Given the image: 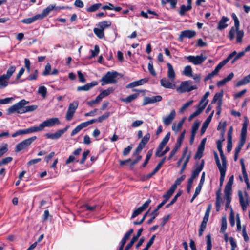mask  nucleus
Wrapping results in <instances>:
<instances>
[{
	"label": "nucleus",
	"mask_w": 250,
	"mask_h": 250,
	"mask_svg": "<svg viewBox=\"0 0 250 250\" xmlns=\"http://www.w3.org/2000/svg\"><path fill=\"white\" fill-rule=\"evenodd\" d=\"M166 159V157H164L158 164V165L156 166V167L154 168V169L153 170V171L147 174L146 177L147 178H151L153 175L155 174V173L160 169L163 164L165 163Z\"/></svg>",
	"instance_id": "nucleus-23"
},
{
	"label": "nucleus",
	"mask_w": 250,
	"mask_h": 250,
	"mask_svg": "<svg viewBox=\"0 0 250 250\" xmlns=\"http://www.w3.org/2000/svg\"><path fill=\"white\" fill-rule=\"evenodd\" d=\"M250 82V74L244 77L242 80L239 81L236 84V87L245 85Z\"/></svg>",
	"instance_id": "nucleus-32"
},
{
	"label": "nucleus",
	"mask_w": 250,
	"mask_h": 250,
	"mask_svg": "<svg viewBox=\"0 0 250 250\" xmlns=\"http://www.w3.org/2000/svg\"><path fill=\"white\" fill-rule=\"evenodd\" d=\"M200 123L197 120L194 122V124L192 127L191 132V133L196 134L197 131L198 130L199 127L200 126Z\"/></svg>",
	"instance_id": "nucleus-58"
},
{
	"label": "nucleus",
	"mask_w": 250,
	"mask_h": 250,
	"mask_svg": "<svg viewBox=\"0 0 250 250\" xmlns=\"http://www.w3.org/2000/svg\"><path fill=\"white\" fill-rule=\"evenodd\" d=\"M207 248L206 250H211L212 249V241L211 236L210 234H208L206 236Z\"/></svg>",
	"instance_id": "nucleus-49"
},
{
	"label": "nucleus",
	"mask_w": 250,
	"mask_h": 250,
	"mask_svg": "<svg viewBox=\"0 0 250 250\" xmlns=\"http://www.w3.org/2000/svg\"><path fill=\"white\" fill-rule=\"evenodd\" d=\"M167 65L168 68L167 77L171 80H174L175 78V73L172 65L169 62L167 63Z\"/></svg>",
	"instance_id": "nucleus-29"
},
{
	"label": "nucleus",
	"mask_w": 250,
	"mask_h": 250,
	"mask_svg": "<svg viewBox=\"0 0 250 250\" xmlns=\"http://www.w3.org/2000/svg\"><path fill=\"white\" fill-rule=\"evenodd\" d=\"M89 153L90 151L89 150L84 151L83 154V156L81 160L80 161L79 160H76V162L79 163L80 164H83L85 162L86 158Z\"/></svg>",
	"instance_id": "nucleus-51"
},
{
	"label": "nucleus",
	"mask_w": 250,
	"mask_h": 250,
	"mask_svg": "<svg viewBox=\"0 0 250 250\" xmlns=\"http://www.w3.org/2000/svg\"><path fill=\"white\" fill-rule=\"evenodd\" d=\"M229 20V19L225 16H223L219 21L217 29L220 30H222L225 28H226L228 26V24L226 23L227 21H228Z\"/></svg>",
	"instance_id": "nucleus-25"
},
{
	"label": "nucleus",
	"mask_w": 250,
	"mask_h": 250,
	"mask_svg": "<svg viewBox=\"0 0 250 250\" xmlns=\"http://www.w3.org/2000/svg\"><path fill=\"white\" fill-rule=\"evenodd\" d=\"M225 193V198L226 200V204H225V210H227L229 206H230V204L231 201V194L232 192H226L224 191Z\"/></svg>",
	"instance_id": "nucleus-36"
},
{
	"label": "nucleus",
	"mask_w": 250,
	"mask_h": 250,
	"mask_svg": "<svg viewBox=\"0 0 250 250\" xmlns=\"http://www.w3.org/2000/svg\"><path fill=\"white\" fill-rule=\"evenodd\" d=\"M234 181V176L231 175L229 178L228 182L227 183L225 187L224 191L232 192V186L233 183Z\"/></svg>",
	"instance_id": "nucleus-28"
},
{
	"label": "nucleus",
	"mask_w": 250,
	"mask_h": 250,
	"mask_svg": "<svg viewBox=\"0 0 250 250\" xmlns=\"http://www.w3.org/2000/svg\"><path fill=\"white\" fill-rule=\"evenodd\" d=\"M59 124H60V121L58 118H52L44 121L40 124V125L42 130L45 127H50L54 126L55 125Z\"/></svg>",
	"instance_id": "nucleus-11"
},
{
	"label": "nucleus",
	"mask_w": 250,
	"mask_h": 250,
	"mask_svg": "<svg viewBox=\"0 0 250 250\" xmlns=\"http://www.w3.org/2000/svg\"><path fill=\"white\" fill-rule=\"evenodd\" d=\"M8 80L3 74L0 76V89L5 88L8 85Z\"/></svg>",
	"instance_id": "nucleus-41"
},
{
	"label": "nucleus",
	"mask_w": 250,
	"mask_h": 250,
	"mask_svg": "<svg viewBox=\"0 0 250 250\" xmlns=\"http://www.w3.org/2000/svg\"><path fill=\"white\" fill-rule=\"evenodd\" d=\"M16 70V66L14 65L11 66L7 70L6 74H3L7 78V80H9L13 74Z\"/></svg>",
	"instance_id": "nucleus-46"
},
{
	"label": "nucleus",
	"mask_w": 250,
	"mask_h": 250,
	"mask_svg": "<svg viewBox=\"0 0 250 250\" xmlns=\"http://www.w3.org/2000/svg\"><path fill=\"white\" fill-rule=\"evenodd\" d=\"M225 64L222 62H221L215 68L214 70L212 71V73L215 76L217 74L219 70L223 67Z\"/></svg>",
	"instance_id": "nucleus-64"
},
{
	"label": "nucleus",
	"mask_w": 250,
	"mask_h": 250,
	"mask_svg": "<svg viewBox=\"0 0 250 250\" xmlns=\"http://www.w3.org/2000/svg\"><path fill=\"white\" fill-rule=\"evenodd\" d=\"M113 91L114 89L112 87H109L107 89L103 90L98 95L101 97V99H102L104 97L110 95Z\"/></svg>",
	"instance_id": "nucleus-39"
},
{
	"label": "nucleus",
	"mask_w": 250,
	"mask_h": 250,
	"mask_svg": "<svg viewBox=\"0 0 250 250\" xmlns=\"http://www.w3.org/2000/svg\"><path fill=\"white\" fill-rule=\"evenodd\" d=\"M240 163H241V165L242 172V174H243V177H244V181H245V183L246 184V185H247V189L248 190H250V183H249V182L248 176V175H247V172H246V168H245V164H244V163L243 159L242 158V159H240Z\"/></svg>",
	"instance_id": "nucleus-16"
},
{
	"label": "nucleus",
	"mask_w": 250,
	"mask_h": 250,
	"mask_svg": "<svg viewBox=\"0 0 250 250\" xmlns=\"http://www.w3.org/2000/svg\"><path fill=\"white\" fill-rule=\"evenodd\" d=\"M231 17H232V19H233V21L234 22V27L235 28L236 30L239 29V26H240V23H239V21L236 15L234 13H233L231 14Z\"/></svg>",
	"instance_id": "nucleus-56"
},
{
	"label": "nucleus",
	"mask_w": 250,
	"mask_h": 250,
	"mask_svg": "<svg viewBox=\"0 0 250 250\" xmlns=\"http://www.w3.org/2000/svg\"><path fill=\"white\" fill-rule=\"evenodd\" d=\"M37 20H41L39 14H37L32 17L24 19L21 21V22L28 24L35 22Z\"/></svg>",
	"instance_id": "nucleus-27"
},
{
	"label": "nucleus",
	"mask_w": 250,
	"mask_h": 250,
	"mask_svg": "<svg viewBox=\"0 0 250 250\" xmlns=\"http://www.w3.org/2000/svg\"><path fill=\"white\" fill-rule=\"evenodd\" d=\"M110 112H107L104 113V114L102 115V116H99L97 119H92V120L94 121V123H95L96 122L101 123L103 121L107 119L109 117V116H110Z\"/></svg>",
	"instance_id": "nucleus-45"
},
{
	"label": "nucleus",
	"mask_w": 250,
	"mask_h": 250,
	"mask_svg": "<svg viewBox=\"0 0 250 250\" xmlns=\"http://www.w3.org/2000/svg\"><path fill=\"white\" fill-rule=\"evenodd\" d=\"M223 96V91L221 90L220 92L216 93L214 95L211 104H215L217 101H220L222 103V99Z\"/></svg>",
	"instance_id": "nucleus-37"
},
{
	"label": "nucleus",
	"mask_w": 250,
	"mask_h": 250,
	"mask_svg": "<svg viewBox=\"0 0 250 250\" xmlns=\"http://www.w3.org/2000/svg\"><path fill=\"white\" fill-rule=\"evenodd\" d=\"M191 8L192 7H190L189 5L185 6L184 4L182 5L180 7L179 14L181 16H184L186 12L190 11Z\"/></svg>",
	"instance_id": "nucleus-44"
},
{
	"label": "nucleus",
	"mask_w": 250,
	"mask_h": 250,
	"mask_svg": "<svg viewBox=\"0 0 250 250\" xmlns=\"http://www.w3.org/2000/svg\"><path fill=\"white\" fill-rule=\"evenodd\" d=\"M186 176L185 175H183L181 177L178 178L175 181L174 183L172 185V187L176 189L177 186L181 184L182 182L185 179Z\"/></svg>",
	"instance_id": "nucleus-55"
},
{
	"label": "nucleus",
	"mask_w": 250,
	"mask_h": 250,
	"mask_svg": "<svg viewBox=\"0 0 250 250\" xmlns=\"http://www.w3.org/2000/svg\"><path fill=\"white\" fill-rule=\"evenodd\" d=\"M192 70L191 66L187 65L184 68L183 74L187 76L191 77L192 75Z\"/></svg>",
	"instance_id": "nucleus-53"
},
{
	"label": "nucleus",
	"mask_w": 250,
	"mask_h": 250,
	"mask_svg": "<svg viewBox=\"0 0 250 250\" xmlns=\"http://www.w3.org/2000/svg\"><path fill=\"white\" fill-rule=\"evenodd\" d=\"M98 84V82L97 81H92L90 83H87L83 86H79L77 88V91H88L93 87Z\"/></svg>",
	"instance_id": "nucleus-19"
},
{
	"label": "nucleus",
	"mask_w": 250,
	"mask_h": 250,
	"mask_svg": "<svg viewBox=\"0 0 250 250\" xmlns=\"http://www.w3.org/2000/svg\"><path fill=\"white\" fill-rule=\"evenodd\" d=\"M54 9H56V5H49L48 6H47L45 9H43L42 11L41 14H39V15L40 16L41 19H43L45 17H46L49 13L52 11Z\"/></svg>",
	"instance_id": "nucleus-22"
},
{
	"label": "nucleus",
	"mask_w": 250,
	"mask_h": 250,
	"mask_svg": "<svg viewBox=\"0 0 250 250\" xmlns=\"http://www.w3.org/2000/svg\"><path fill=\"white\" fill-rule=\"evenodd\" d=\"M235 32H236V42L238 43H241L244 36V31L242 30H236L234 27H232L229 31V38L230 40H233Z\"/></svg>",
	"instance_id": "nucleus-7"
},
{
	"label": "nucleus",
	"mask_w": 250,
	"mask_h": 250,
	"mask_svg": "<svg viewBox=\"0 0 250 250\" xmlns=\"http://www.w3.org/2000/svg\"><path fill=\"white\" fill-rule=\"evenodd\" d=\"M186 133V130H183L178 138L177 140L176 144L173 148V149L172 150V151L170 152V154L169 156L167 158L168 160H170L172 159V158L173 157V156L175 154V153L178 151V149L181 147L182 143L184 139L185 135Z\"/></svg>",
	"instance_id": "nucleus-6"
},
{
	"label": "nucleus",
	"mask_w": 250,
	"mask_h": 250,
	"mask_svg": "<svg viewBox=\"0 0 250 250\" xmlns=\"http://www.w3.org/2000/svg\"><path fill=\"white\" fill-rule=\"evenodd\" d=\"M153 153V150L150 149L146 155V158L145 159V162L143 163L142 165V167H145L146 166V165L148 164L150 159L151 158L152 155Z\"/></svg>",
	"instance_id": "nucleus-48"
},
{
	"label": "nucleus",
	"mask_w": 250,
	"mask_h": 250,
	"mask_svg": "<svg viewBox=\"0 0 250 250\" xmlns=\"http://www.w3.org/2000/svg\"><path fill=\"white\" fill-rule=\"evenodd\" d=\"M234 74L231 72L227 77L217 83V85L219 87L224 85L226 83L230 81L233 77Z\"/></svg>",
	"instance_id": "nucleus-30"
},
{
	"label": "nucleus",
	"mask_w": 250,
	"mask_h": 250,
	"mask_svg": "<svg viewBox=\"0 0 250 250\" xmlns=\"http://www.w3.org/2000/svg\"><path fill=\"white\" fill-rule=\"evenodd\" d=\"M220 155L222 160V165L220 164V167L217 166L218 169H220V168H223L224 170H227V161L226 157L224 153L220 154Z\"/></svg>",
	"instance_id": "nucleus-40"
},
{
	"label": "nucleus",
	"mask_w": 250,
	"mask_h": 250,
	"mask_svg": "<svg viewBox=\"0 0 250 250\" xmlns=\"http://www.w3.org/2000/svg\"><path fill=\"white\" fill-rule=\"evenodd\" d=\"M196 35V32L191 30H185L181 32L179 37L178 41L182 42L184 38L191 39Z\"/></svg>",
	"instance_id": "nucleus-12"
},
{
	"label": "nucleus",
	"mask_w": 250,
	"mask_h": 250,
	"mask_svg": "<svg viewBox=\"0 0 250 250\" xmlns=\"http://www.w3.org/2000/svg\"><path fill=\"white\" fill-rule=\"evenodd\" d=\"M70 127L69 125H67L63 129H59L54 133H47L45 134V137L48 139L56 140L60 138Z\"/></svg>",
	"instance_id": "nucleus-10"
},
{
	"label": "nucleus",
	"mask_w": 250,
	"mask_h": 250,
	"mask_svg": "<svg viewBox=\"0 0 250 250\" xmlns=\"http://www.w3.org/2000/svg\"><path fill=\"white\" fill-rule=\"evenodd\" d=\"M208 103V100H207L206 102L205 103H204V104L202 106H199L198 108L194 112L190 115L188 119V121H191L193 118L200 115L202 112L203 110L205 108Z\"/></svg>",
	"instance_id": "nucleus-18"
},
{
	"label": "nucleus",
	"mask_w": 250,
	"mask_h": 250,
	"mask_svg": "<svg viewBox=\"0 0 250 250\" xmlns=\"http://www.w3.org/2000/svg\"><path fill=\"white\" fill-rule=\"evenodd\" d=\"M211 207L212 205L211 204H210L208 205L206 210L205 213L203 217V219L201 222L199 229L198 235L199 237H201L203 235V232L204 231L206 228L207 222L209 219V216L211 211Z\"/></svg>",
	"instance_id": "nucleus-3"
},
{
	"label": "nucleus",
	"mask_w": 250,
	"mask_h": 250,
	"mask_svg": "<svg viewBox=\"0 0 250 250\" xmlns=\"http://www.w3.org/2000/svg\"><path fill=\"white\" fill-rule=\"evenodd\" d=\"M37 139L36 136H32L28 139H25L16 146L15 151L19 152L29 146L33 141Z\"/></svg>",
	"instance_id": "nucleus-4"
},
{
	"label": "nucleus",
	"mask_w": 250,
	"mask_h": 250,
	"mask_svg": "<svg viewBox=\"0 0 250 250\" xmlns=\"http://www.w3.org/2000/svg\"><path fill=\"white\" fill-rule=\"evenodd\" d=\"M93 31L95 34L100 39H102L104 36V31L99 28H95Z\"/></svg>",
	"instance_id": "nucleus-50"
},
{
	"label": "nucleus",
	"mask_w": 250,
	"mask_h": 250,
	"mask_svg": "<svg viewBox=\"0 0 250 250\" xmlns=\"http://www.w3.org/2000/svg\"><path fill=\"white\" fill-rule=\"evenodd\" d=\"M83 207L85 210L93 212L95 211L97 207H98V205H94V206H90L89 204H85L83 205Z\"/></svg>",
	"instance_id": "nucleus-63"
},
{
	"label": "nucleus",
	"mask_w": 250,
	"mask_h": 250,
	"mask_svg": "<svg viewBox=\"0 0 250 250\" xmlns=\"http://www.w3.org/2000/svg\"><path fill=\"white\" fill-rule=\"evenodd\" d=\"M176 113L173 109L171 111L170 114L163 119L164 124L166 125H169L175 118Z\"/></svg>",
	"instance_id": "nucleus-21"
},
{
	"label": "nucleus",
	"mask_w": 250,
	"mask_h": 250,
	"mask_svg": "<svg viewBox=\"0 0 250 250\" xmlns=\"http://www.w3.org/2000/svg\"><path fill=\"white\" fill-rule=\"evenodd\" d=\"M227 222L226 217L225 216H223L222 217L221 219V227L220 229V232H224L227 229Z\"/></svg>",
	"instance_id": "nucleus-54"
},
{
	"label": "nucleus",
	"mask_w": 250,
	"mask_h": 250,
	"mask_svg": "<svg viewBox=\"0 0 250 250\" xmlns=\"http://www.w3.org/2000/svg\"><path fill=\"white\" fill-rule=\"evenodd\" d=\"M175 190L176 189L174 188V187L171 186L170 188L166 192V193L163 195V197L164 198V200L167 201L172 195Z\"/></svg>",
	"instance_id": "nucleus-35"
},
{
	"label": "nucleus",
	"mask_w": 250,
	"mask_h": 250,
	"mask_svg": "<svg viewBox=\"0 0 250 250\" xmlns=\"http://www.w3.org/2000/svg\"><path fill=\"white\" fill-rule=\"evenodd\" d=\"M204 160H202L200 164L197 166L195 169L192 172L191 176L190 178L195 179L198 176L200 172L204 168Z\"/></svg>",
	"instance_id": "nucleus-20"
},
{
	"label": "nucleus",
	"mask_w": 250,
	"mask_h": 250,
	"mask_svg": "<svg viewBox=\"0 0 250 250\" xmlns=\"http://www.w3.org/2000/svg\"><path fill=\"white\" fill-rule=\"evenodd\" d=\"M38 92L41 94L42 97L45 98L47 94V89L44 86H40Z\"/></svg>",
	"instance_id": "nucleus-62"
},
{
	"label": "nucleus",
	"mask_w": 250,
	"mask_h": 250,
	"mask_svg": "<svg viewBox=\"0 0 250 250\" xmlns=\"http://www.w3.org/2000/svg\"><path fill=\"white\" fill-rule=\"evenodd\" d=\"M182 193V191L181 190H179L176 194L175 195V196L173 197V198L172 199V200L170 201V202L168 204H167L166 206V208H168L170 207L171 205L174 204L176 201L177 200V199L179 197H180Z\"/></svg>",
	"instance_id": "nucleus-47"
},
{
	"label": "nucleus",
	"mask_w": 250,
	"mask_h": 250,
	"mask_svg": "<svg viewBox=\"0 0 250 250\" xmlns=\"http://www.w3.org/2000/svg\"><path fill=\"white\" fill-rule=\"evenodd\" d=\"M191 81H186L182 82L180 86L177 88V90L180 93L190 92L197 88L196 85H190Z\"/></svg>",
	"instance_id": "nucleus-5"
},
{
	"label": "nucleus",
	"mask_w": 250,
	"mask_h": 250,
	"mask_svg": "<svg viewBox=\"0 0 250 250\" xmlns=\"http://www.w3.org/2000/svg\"><path fill=\"white\" fill-rule=\"evenodd\" d=\"M148 69L150 72V73L153 76H156L157 75V73L156 71H155L153 65V62L151 61H150L148 64Z\"/></svg>",
	"instance_id": "nucleus-61"
},
{
	"label": "nucleus",
	"mask_w": 250,
	"mask_h": 250,
	"mask_svg": "<svg viewBox=\"0 0 250 250\" xmlns=\"http://www.w3.org/2000/svg\"><path fill=\"white\" fill-rule=\"evenodd\" d=\"M119 75L117 71H108L101 79L102 86L107 84H115L117 83L116 78Z\"/></svg>",
	"instance_id": "nucleus-2"
},
{
	"label": "nucleus",
	"mask_w": 250,
	"mask_h": 250,
	"mask_svg": "<svg viewBox=\"0 0 250 250\" xmlns=\"http://www.w3.org/2000/svg\"><path fill=\"white\" fill-rule=\"evenodd\" d=\"M24 134H30L35 132H38L42 131L40 125L39 126H31L29 128L24 129Z\"/></svg>",
	"instance_id": "nucleus-33"
},
{
	"label": "nucleus",
	"mask_w": 250,
	"mask_h": 250,
	"mask_svg": "<svg viewBox=\"0 0 250 250\" xmlns=\"http://www.w3.org/2000/svg\"><path fill=\"white\" fill-rule=\"evenodd\" d=\"M148 81V78H145L139 80L134 81L129 83L125 86L126 88H133L136 86L142 85Z\"/></svg>",
	"instance_id": "nucleus-15"
},
{
	"label": "nucleus",
	"mask_w": 250,
	"mask_h": 250,
	"mask_svg": "<svg viewBox=\"0 0 250 250\" xmlns=\"http://www.w3.org/2000/svg\"><path fill=\"white\" fill-rule=\"evenodd\" d=\"M189 62L193 63L194 65H199L202 64L206 59V56H203L201 54L200 55H197L196 56L189 55L185 57Z\"/></svg>",
	"instance_id": "nucleus-9"
},
{
	"label": "nucleus",
	"mask_w": 250,
	"mask_h": 250,
	"mask_svg": "<svg viewBox=\"0 0 250 250\" xmlns=\"http://www.w3.org/2000/svg\"><path fill=\"white\" fill-rule=\"evenodd\" d=\"M247 123L246 121L244 122L243 124V126L241 131V137L239 141L245 143L247 137Z\"/></svg>",
	"instance_id": "nucleus-26"
},
{
	"label": "nucleus",
	"mask_w": 250,
	"mask_h": 250,
	"mask_svg": "<svg viewBox=\"0 0 250 250\" xmlns=\"http://www.w3.org/2000/svg\"><path fill=\"white\" fill-rule=\"evenodd\" d=\"M160 83L161 86L166 88L173 89L175 87V84H172L166 78L161 79Z\"/></svg>",
	"instance_id": "nucleus-24"
},
{
	"label": "nucleus",
	"mask_w": 250,
	"mask_h": 250,
	"mask_svg": "<svg viewBox=\"0 0 250 250\" xmlns=\"http://www.w3.org/2000/svg\"><path fill=\"white\" fill-rule=\"evenodd\" d=\"M219 170L220 172V186L221 187L223 185V182L224 181L226 170H224L223 168H221V169L220 168V169H219Z\"/></svg>",
	"instance_id": "nucleus-59"
},
{
	"label": "nucleus",
	"mask_w": 250,
	"mask_h": 250,
	"mask_svg": "<svg viewBox=\"0 0 250 250\" xmlns=\"http://www.w3.org/2000/svg\"><path fill=\"white\" fill-rule=\"evenodd\" d=\"M38 108V106L36 105H32L29 106H23V113L32 112Z\"/></svg>",
	"instance_id": "nucleus-52"
},
{
	"label": "nucleus",
	"mask_w": 250,
	"mask_h": 250,
	"mask_svg": "<svg viewBox=\"0 0 250 250\" xmlns=\"http://www.w3.org/2000/svg\"><path fill=\"white\" fill-rule=\"evenodd\" d=\"M139 96V93H134L133 94L130 95L126 97L125 98L121 99V101L122 102L129 103H131L132 101L135 100L138 96Z\"/></svg>",
	"instance_id": "nucleus-31"
},
{
	"label": "nucleus",
	"mask_w": 250,
	"mask_h": 250,
	"mask_svg": "<svg viewBox=\"0 0 250 250\" xmlns=\"http://www.w3.org/2000/svg\"><path fill=\"white\" fill-rule=\"evenodd\" d=\"M214 111H212V112L211 113V114L208 117V118L206 119L205 121L203 123L202 126L200 130V134L201 135H202L204 134L207 128H208L209 124H210L212 118L213 117V115L214 114Z\"/></svg>",
	"instance_id": "nucleus-17"
},
{
	"label": "nucleus",
	"mask_w": 250,
	"mask_h": 250,
	"mask_svg": "<svg viewBox=\"0 0 250 250\" xmlns=\"http://www.w3.org/2000/svg\"><path fill=\"white\" fill-rule=\"evenodd\" d=\"M162 100V97L160 95L152 96L151 97H145L144 98L143 105H146L148 104L155 103L160 102Z\"/></svg>",
	"instance_id": "nucleus-13"
},
{
	"label": "nucleus",
	"mask_w": 250,
	"mask_h": 250,
	"mask_svg": "<svg viewBox=\"0 0 250 250\" xmlns=\"http://www.w3.org/2000/svg\"><path fill=\"white\" fill-rule=\"evenodd\" d=\"M111 25V22L110 21H104L99 22L97 25L99 28L104 31L105 28L110 27Z\"/></svg>",
	"instance_id": "nucleus-38"
},
{
	"label": "nucleus",
	"mask_w": 250,
	"mask_h": 250,
	"mask_svg": "<svg viewBox=\"0 0 250 250\" xmlns=\"http://www.w3.org/2000/svg\"><path fill=\"white\" fill-rule=\"evenodd\" d=\"M78 105L79 102L78 101H75L69 104L65 116L67 121L71 120Z\"/></svg>",
	"instance_id": "nucleus-8"
},
{
	"label": "nucleus",
	"mask_w": 250,
	"mask_h": 250,
	"mask_svg": "<svg viewBox=\"0 0 250 250\" xmlns=\"http://www.w3.org/2000/svg\"><path fill=\"white\" fill-rule=\"evenodd\" d=\"M206 138H204L201 141L198 147L197 151L196 152L194 156V158L195 159L198 158L200 159L202 157L203 151L205 148V145L206 142Z\"/></svg>",
	"instance_id": "nucleus-14"
},
{
	"label": "nucleus",
	"mask_w": 250,
	"mask_h": 250,
	"mask_svg": "<svg viewBox=\"0 0 250 250\" xmlns=\"http://www.w3.org/2000/svg\"><path fill=\"white\" fill-rule=\"evenodd\" d=\"M238 196H239V198L240 204L242 207V208L243 210H245L246 209V208L248 205V202L244 201V199L242 192L240 190H239L238 191Z\"/></svg>",
	"instance_id": "nucleus-34"
},
{
	"label": "nucleus",
	"mask_w": 250,
	"mask_h": 250,
	"mask_svg": "<svg viewBox=\"0 0 250 250\" xmlns=\"http://www.w3.org/2000/svg\"><path fill=\"white\" fill-rule=\"evenodd\" d=\"M101 6L102 4L101 3H95L87 8L86 10L88 12H94L99 9Z\"/></svg>",
	"instance_id": "nucleus-42"
},
{
	"label": "nucleus",
	"mask_w": 250,
	"mask_h": 250,
	"mask_svg": "<svg viewBox=\"0 0 250 250\" xmlns=\"http://www.w3.org/2000/svg\"><path fill=\"white\" fill-rule=\"evenodd\" d=\"M8 150V148L7 144H4L2 147L0 146V158L5 153H6Z\"/></svg>",
	"instance_id": "nucleus-60"
},
{
	"label": "nucleus",
	"mask_w": 250,
	"mask_h": 250,
	"mask_svg": "<svg viewBox=\"0 0 250 250\" xmlns=\"http://www.w3.org/2000/svg\"><path fill=\"white\" fill-rule=\"evenodd\" d=\"M231 17H232V19H233V21L234 22V27L235 28L236 30L239 29V26H240V23H239V21L236 15L234 13H233L231 14Z\"/></svg>",
	"instance_id": "nucleus-57"
},
{
	"label": "nucleus",
	"mask_w": 250,
	"mask_h": 250,
	"mask_svg": "<svg viewBox=\"0 0 250 250\" xmlns=\"http://www.w3.org/2000/svg\"><path fill=\"white\" fill-rule=\"evenodd\" d=\"M28 103L29 102L25 99L21 100L7 109V114L10 115L13 113L23 114V106Z\"/></svg>",
	"instance_id": "nucleus-1"
},
{
	"label": "nucleus",
	"mask_w": 250,
	"mask_h": 250,
	"mask_svg": "<svg viewBox=\"0 0 250 250\" xmlns=\"http://www.w3.org/2000/svg\"><path fill=\"white\" fill-rule=\"evenodd\" d=\"M150 138V134L149 133H146L142 139L141 141L139 144L141 145L142 146H144L145 147V146L148 142Z\"/></svg>",
	"instance_id": "nucleus-43"
}]
</instances>
